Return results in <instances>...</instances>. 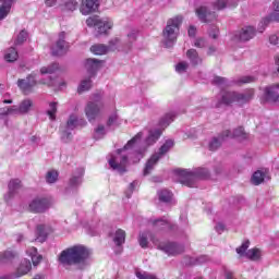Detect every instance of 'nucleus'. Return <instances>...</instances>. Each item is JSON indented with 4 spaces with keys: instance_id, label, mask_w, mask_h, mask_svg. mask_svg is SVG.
Listing matches in <instances>:
<instances>
[{
    "instance_id": "f257e3e1",
    "label": "nucleus",
    "mask_w": 279,
    "mask_h": 279,
    "mask_svg": "<svg viewBox=\"0 0 279 279\" xmlns=\"http://www.w3.org/2000/svg\"><path fill=\"white\" fill-rule=\"evenodd\" d=\"M88 258H90V250L84 245H74L60 253L59 263L62 267H65V269L75 267V269L84 271V269L90 265Z\"/></svg>"
},
{
    "instance_id": "f03ea898",
    "label": "nucleus",
    "mask_w": 279,
    "mask_h": 279,
    "mask_svg": "<svg viewBox=\"0 0 279 279\" xmlns=\"http://www.w3.org/2000/svg\"><path fill=\"white\" fill-rule=\"evenodd\" d=\"M143 138V132H138L133 138H131L126 145L118 149V156L111 157L109 159V167L113 169V171H118V173H125L128 171V155H122V151H128V149H132L136 142Z\"/></svg>"
},
{
    "instance_id": "7ed1b4c3",
    "label": "nucleus",
    "mask_w": 279,
    "mask_h": 279,
    "mask_svg": "<svg viewBox=\"0 0 279 279\" xmlns=\"http://www.w3.org/2000/svg\"><path fill=\"white\" fill-rule=\"evenodd\" d=\"M254 99V89H247L243 93L239 92H222L221 97L218 100L216 108L221 106H231V104H239V106H245Z\"/></svg>"
},
{
    "instance_id": "20e7f679",
    "label": "nucleus",
    "mask_w": 279,
    "mask_h": 279,
    "mask_svg": "<svg viewBox=\"0 0 279 279\" xmlns=\"http://www.w3.org/2000/svg\"><path fill=\"white\" fill-rule=\"evenodd\" d=\"M184 19L182 15H177L167 21V25L163 28V45L167 49H171L175 41L178 40V35L180 34V25H182Z\"/></svg>"
},
{
    "instance_id": "39448f33",
    "label": "nucleus",
    "mask_w": 279,
    "mask_h": 279,
    "mask_svg": "<svg viewBox=\"0 0 279 279\" xmlns=\"http://www.w3.org/2000/svg\"><path fill=\"white\" fill-rule=\"evenodd\" d=\"M177 174L181 178V184L193 189L197 180H208L210 178V171L206 168H196L194 171L178 169Z\"/></svg>"
},
{
    "instance_id": "423d86ee",
    "label": "nucleus",
    "mask_w": 279,
    "mask_h": 279,
    "mask_svg": "<svg viewBox=\"0 0 279 279\" xmlns=\"http://www.w3.org/2000/svg\"><path fill=\"white\" fill-rule=\"evenodd\" d=\"M136 38H138V32L131 31L124 40H121L119 37H114L109 41L107 49L109 51H122L123 53H130L132 51V47L136 43Z\"/></svg>"
},
{
    "instance_id": "0eeeda50",
    "label": "nucleus",
    "mask_w": 279,
    "mask_h": 279,
    "mask_svg": "<svg viewBox=\"0 0 279 279\" xmlns=\"http://www.w3.org/2000/svg\"><path fill=\"white\" fill-rule=\"evenodd\" d=\"M174 143L173 140H168L165 142V144L159 148L158 153H155L146 162L143 175L147 177L154 171L155 165H158V160L165 156L173 147Z\"/></svg>"
},
{
    "instance_id": "6e6552de",
    "label": "nucleus",
    "mask_w": 279,
    "mask_h": 279,
    "mask_svg": "<svg viewBox=\"0 0 279 279\" xmlns=\"http://www.w3.org/2000/svg\"><path fill=\"white\" fill-rule=\"evenodd\" d=\"M86 25L87 27H95L96 36H101V34H108V29H112L114 24L110 17L94 16L86 20Z\"/></svg>"
},
{
    "instance_id": "1a4fd4ad",
    "label": "nucleus",
    "mask_w": 279,
    "mask_h": 279,
    "mask_svg": "<svg viewBox=\"0 0 279 279\" xmlns=\"http://www.w3.org/2000/svg\"><path fill=\"white\" fill-rule=\"evenodd\" d=\"M101 110H104V100H101V96L95 95V99L87 102L85 107L86 118L89 122H93L99 117Z\"/></svg>"
},
{
    "instance_id": "9d476101",
    "label": "nucleus",
    "mask_w": 279,
    "mask_h": 279,
    "mask_svg": "<svg viewBox=\"0 0 279 279\" xmlns=\"http://www.w3.org/2000/svg\"><path fill=\"white\" fill-rule=\"evenodd\" d=\"M157 247L158 250H161V252L168 254V256H175L177 254H182V252H184V246L173 242H160L157 244Z\"/></svg>"
},
{
    "instance_id": "9b49d317",
    "label": "nucleus",
    "mask_w": 279,
    "mask_h": 279,
    "mask_svg": "<svg viewBox=\"0 0 279 279\" xmlns=\"http://www.w3.org/2000/svg\"><path fill=\"white\" fill-rule=\"evenodd\" d=\"M28 208L32 213H45L49 210V199L40 197L34 198Z\"/></svg>"
},
{
    "instance_id": "f8f14e48",
    "label": "nucleus",
    "mask_w": 279,
    "mask_h": 279,
    "mask_svg": "<svg viewBox=\"0 0 279 279\" xmlns=\"http://www.w3.org/2000/svg\"><path fill=\"white\" fill-rule=\"evenodd\" d=\"M97 10H99V0H82L80 12L84 16H88V14L97 12Z\"/></svg>"
},
{
    "instance_id": "ddd939ff",
    "label": "nucleus",
    "mask_w": 279,
    "mask_h": 279,
    "mask_svg": "<svg viewBox=\"0 0 279 279\" xmlns=\"http://www.w3.org/2000/svg\"><path fill=\"white\" fill-rule=\"evenodd\" d=\"M278 88H279V83L265 87L264 101H268V104L278 102V99H279Z\"/></svg>"
},
{
    "instance_id": "4468645a",
    "label": "nucleus",
    "mask_w": 279,
    "mask_h": 279,
    "mask_svg": "<svg viewBox=\"0 0 279 279\" xmlns=\"http://www.w3.org/2000/svg\"><path fill=\"white\" fill-rule=\"evenodd\" d=\"M17 86L24 93V95H29L34 86H36V77L31 74L28 77H26V80L20 78L17 81Z\"/></svg>"
},
{
    "instance_id": "2eb2a0df",
    "label": "nucleus",
    "mask_w": 279,
    "mask_h": 279,
    "mask_svg": "<svg viewBox=\"0 0 279 279\" xmlns=\"http://www.w3.org/2000/svg\"><path fill=\"white\" fill-rule=\"evenodd\" d=\"M254 36H256V28H254V26H245L235 34V38L240 40V43H247L252 40Z\"/></svg>"
},
{
    "instance_id": "dca6fc26",
    "label": "nucleus",
    "mask_w": 279,
    "mask_h": 279,
    "mask_svg": "<svg viewBox=\"0 0 279 279\" xmlns=\"http://www.w3.org/2000/svg\"><path fill=\"white\" fill-rule=\"evenodd\" d=\"M66 37V33L62 32L59 34V40L51 48L52 56H64L66 53V41L64 38Z\"/></svg>"
},
{
    "instance_id": "f3484780",
    "label": "nucleus",
    "mask_w": 279,
    "mask_h": 279,
    "mask_svg": "<svg viewBox=\"0 0 279 279\" xmlns=\"http://www.w3.org/2000/svg\"><path fill=\"white\" fill-rule=\"evenodd\" d=\"M196 14L202 23H210L217 19V13L210 12L206 7L196 9Z\"/></svg>"
},
{
    "instance_id": "a211bd4d",
    "label": "nucleus",
    "mask_w": 279,
    "mask_h": 279,
    "mask_svg": "<svg viewBox=\"0 0 279 279\" xmlns=\"http://www.w3.org/2000/svg\"><path fill=\"white\" fill-rule=\"evenodd\" d=\"M21 189V180L13 179L9 182V192L4 195V202H10L19 193Z\"/></svg>"
},
{
    "instance_id": "6ab92c4d",
    "label": "nucleus",
    "mask_w": 279,
    "mask_h": 279,
    "mask_svg": "<svg viewBox=\"0 0 279 279\" xmlns=\"http://www.w3.org/2000/svg\"><path fill=\"white\" fill-rule=\"evenodd\" d=\"M265 180H270L269 171L267 170H257L253 173L251 182L255 186H258V184H263Z\"/></svg>"
},
{
    "instance_id": "aec40b11",
    "label": "nucleus",
    "mask_w": 279,
    "mask_h": 279,
    "mask_svg": "<svg viewBox=\"0 0 279 279\" xmlns=\"http://www.w3.org/2000/svg\"><path fill=\"white\" fill-rule=\"evenodd\" d=\"M82 178H84V168H78L70 178L69 186L71 189H77V186L82 185Z\"/></svg>"
},
{
    "instance_id": "412c9836",
    "label": "nucleus",
    "mask_w": 279,
    "mask_h": 279,
    "mask_svg": "<svg viewBox=\"0 0 279 279\" xmlns=\"http://www.w3.org/2000/svg\"><path fill=\"white\" fill-rule=\"evenodd\" d=\"M279 11L271 12L268 16H266L258 25V32L263 34L265 32V27L269 25L271 22L279 23Z\"/></svg>"
},
{
    "instance_id": "4be33fe9",
    "label": "nucleus",
    "mask_w": 279,
    "mask_h": 279,
    "mask_svg": "<svg viewBox=\"0 0 279 279\" xmlns=\"http://www.w3.org/2000/svg\"><path fill=\"white\" fill-rule=\"evenodd\" d=\"M32 106H34L32 99H25L20 104L19 107H11V110H14L15 114H27V112L32 110Z\"/></svg>"
},
{
    "instance_id": "5701e85b",
    "label": "nucleus",
    "mask_w": 279,
    "mask_h": 279,
    "mask_svg": "<svg viewBox=\"0 0 279 279\" xmlns=\"http://www.w3.org/2000/svg\"><path fill=\"white\" fill-rule=\"evenodd\" d=\"M113 243L118 247V251H116V254H121L123 252V248L121 247L123 243H125V231L123 229H118L113 235Z\"/></svg>"
},
{
    "instance_id": "b1692460",
    "label": "nucleus",
    "mask_w": 279,
    "mask_h": 279,
    "mask_svg": "<svg viewBox=\"0 0 279 279\" xmlns=\"http://www.w3.org/2000/svg\"><path fill=\"white\" fill-rule=\"evenodd\" d=\"M85 66L87 69V72L89 73V77H95L97 74V71L101 68V61L97 59H87Z\"/></svg>"
},
{
    "instance_id": "393cba45",
    "label": "nucleus",
    "mask_w": 279,
    "mask_h": 279,
    "mask_svg": "<svg viewBox=\"0 0 279 279\" xmlns=\"http://www.w3.org/2000/svg\"><path fill=\"white\" fill-rule=\"evenodd\" d=\"M215 10H226V8H236L239 0H215L213 3Z\"/></svg>"
},
{
    "instance_id": "a878e982",
    "label": "nucleus",
    "mask_w": 279,
    "mask_h": 279,
    "mask_svg": "<svg viewBox=\"0 0 279 279\" xmlns=\"http://www.w3.org/2000/svg\"><path fill=\"white\" fill-rule=\"evenodd\" d=\"M222 134H225L226 138H247V133H245L243 126H239L233 132L226 130L222 132Z\"/></svg>"
},
{
    "instance_id": "bb28decb",
    "label": "nucleus",
    "mask_w": 279,
    "mask_h": 279,
    "mask_svg": "<svg viewBox=\"0 0 279 279\" xmlns=\"http://www.w3.org/2000/svg\"><path fill=\"white\" fill-rule=\"evenodd\" d=\"M150 223L155 230H171V221L160 218V219H150Z\"/></svg>"
},
{
    "instance_id": "cd10ccee",
    "label": "nucleus",
    "mask_w": 279,
    "mask_h": 279,
    "mask_svg": "<svg viewBox=\"0 0 279 279\" xmlns=\"http://www.w3.org/2000/svg\"><path fill=\"white\" fill-rule=\"evenodd\" d=\"M1 5H0V21H3L9 14L10 10H12V3L16 0H0Z\"/></svg>"
},
{
    "instance_id": "c85d7f7f",
    "label": "nucleus",
    "mask_w": 279,
    "mask_h": 279,
    "mask_svg": "<svg viewBox=\"0 0 279 279\" xmlns=\"http://www.w3.org/2000/svg\"><path fill=\"white\" fill-rule=\"evenodd\" d=\"M31 270H32V262H29V259H23L20 266L17 267L16 277L21 278V276H25L29 274Z\"/></svg>"
},
{
    "instance_id": "c756f323",
    "label": "nucleus",
    "mask_w": 279,
    "mask_h": 279,
    "mask_svg": "<svg viewBox=\"0 0 279 279\" xmlns=\"http://www.w3.org/2000/svg\"><path fill=\"white\" fill-rule=\"evenodd\" d=\"M149 239H150V241H153V243L156 244V240H154V238L151 236V232H149V231L141 232L140 238H138V243L141 245V247H143V248L148 247Z\"/></svg>"
},
{
    "instance_id": "7c9ffc66",
    "label": "nucleus",
    "mask_w": 279,
    "mask_h": 279,
    "mask_svg": "<svg viewBox=\"0 0 279 279\" xmlns=\"http://www.w3.org/2000/svg\"><path fill=\"white\" fill-rule=\"evenodd\" d=\"M186 58L190 60L193 66H197V64H202V59L199 58V53L196 49H189L186 51Z\"/></svg>"
},
{
    "instance_id": "2f4dec72",
    "label": "nucleus",
    "mask_w": 279,
    "mask_h": 279,
    "mask_svg": "<svg viewBox=\"0 0 279 279\" xmlns=\"http://www.w3.org/2000/svg\"><path fill=\"white\" fill-rule=\"evenodd\" d=\"M174 119H175V113L174 112L166 113L159 120V128H161V130H165L166 128H169V125H171V123H173Z\"/></svg>"
},
{
    "instance_id": "473e14b6",
    "label": "nucleus",
    "mask_w": 279,
    "mask_h": 279,
    "mask_svg": "<svg viewBox=\"0 0 279 279\" xmlns=\"http://www.w3.org/2000/svg\"><path fill=\"white\" fill-rule=\"evenodd\" d=\"M5 62H16L19 60V51L14 47H10L4 51Z\"/></svg>"
},
{
    "instance_id": "72a5a7b5",
    "label": "nucleus",
    "mask_w": 279,
    "mask_h": 279,
    "mask_svg": "<svg viewBox=\"0 0 279 279\" xmlns=\"http://www.w3.org/2000/svg\"><path fill=\"white\" fill-rule=\"evenodd\" d=\"M226 141V135L221 133L218 137L211 138L209 142V149L210 151H217L219 147H221V143Z\"/></svg>"
},
{
    "instance_id": "f704fd0d",
    "label": "nucleus",
    "mask_w": 279,
    "mask_h": 279,
    "mask_svg": "<svg viewBox=\"0 0 279 279\" xmlns=\"http://www.w3.org/2000/svg\"><path fill=\"white\" fill-rule=\"evenodd\" d=\"M16 258V253L14 251H4L0 253V263L3 265H8V263H12Z\"/></svg>"
},
{
    "instance_id": "c9c22d12",
    "label": "nucleus",
    "mask_w": 279,
    "mask_h": 279,
    "mask_svg": "<svg viewBox=\"0 0 279 279\" xmlns=\"http://www.w3.org/2000/svg\"><path fill=\"white\" fill-rule=\"evenodd\" d=\"M162 136V130L156 129L149 132L148 137L146 138V145H154Z\"/></svg>"
},
{
    "instance_id": "e433bc0d",
    "label": "nucleus",
    "mask_w": 279,
    "mask_h": 279,
    "mask_svg": "<svg viewBox=\"0 0 279 279\" xmlns=\"http://www.w3.org/2000/svg\"><path fill=\"white\" fill-rule=\"evenodd\" d=\"M211 84L214 86H218L219 88H228V86H232V83H230L228 78L221 76H214Z\"/></svg>"
},
{
    "instance_id": "4c0bfd02",
    "label": "nucleus",
    "mask_w": 279,
    "mask_h": 279,
    "mask_svg": "<svg viewBox=\"0 0 279 279\" xmlns=\"http://www.w3.org/2000/svg\"><path fill=\"white\" fill-rule=\"evenodd\" d=\"M36 233L37 241H39V243H45L47 241L49 232H47V227L45 225H38Z\"/></svg>"
},
{
    "instance_id": "58836bf2",
    "label": "nucleus",
    "mask_w": 279,
    "mask_h": 279,
    "mask_svg": "<svg viewBox=\"0 0 279 279\" xmlns=\"http://www.w3.org/2000/svg\"><path fill=\"white\" fill-rule=\"evenodd\" d=\"M159 202L163 204H170L171 199H173V193L169 190H160L158 192Z\"/></svg>"
},
{
    "instance_id": "ea45409f",
    "label": "nucleus",
    "mask_w": 279,
    "mask_h": 279,
    "mask_svg": "<svg viewBox=\"0 0 279 279\" xmlns=\"http://www.w3.org/2000/svg\"><path fill=\"white\" fill-rule=\"evenodd\" d=\"M90 51L95 56H105V53H107L110 50H108V46H106L104 44H98V45L92 46Z\"/></svg>"
},
{
    "instance_id": "a19ab883",
    "label": "nucleus",
    "mask_w": 279,
    "mask_h": 279,
    "mask_svg": "<svg viewBox=\"0 0 279 279\" xmlns=\"http://www.w3.org/2000/svg\"><path fill=\"white\" fill-rule=\"evenodd\" d=\"M89 88H93V81L90 80V77L85 78L81 82L77 92L86 93V90H88Z\"/></svg>"
},
{
    "instance_id": "79ce46f5",
    "label": "nucleus",
    "mask_w": 279,
    "mask_h": 279,
    "mask_svg": "<svg viewBox=\"0 0 279 279\" xmlns=\"http://www.w3.org/2000/svg\"><path fill=\"white\" fill-rule=\"evenodd\" d=\"M106 136V126L104 124H98V126L94 130V138L99 141Z\"/></svg>"
},
{
    "instance_id": "37998d69",
    "label": "nucleus",
    "mask_w": 279,
    "mask_h": 279,
    "mask_svg": "<svg viewBox=\"0 0 279 279\" xmlns=\"http://www.w3.org/2000/svg\"><path fill=\"white\" fill-rule=\"evenodd\" d=\"M31 257L35 267L36 265H39L40 260H43V255L38 254V250L36 247L31 248Z\"/></svg>"
},
{
    "instance_id": "c03bdc74",
    "label": "nucleus",
    "mask_w": 279,
    "mask_h": 279,
    "mask_svg": "<svg viewBox=\"0 0 279 279\" xmlns=\"http://www.w3.org/2000/svg\"><path fill=\"white\" fill-rule=\"evenodd\" d=\"M245 256L250 258V260H258V258H260V250L251 248L245 253Z\"/></svg>"
},
{
    "instance_id": "a18cd8bd",
    "label": "nucleus",
    "mask_w": 279,
    "mask_h": 279,
    "mask_svg": "<svg viewBox=\"0 0 279 279\" xmlns=\"http://www.w3.org/2000/svg\"><path fill=\"white\" fill-rule=\"evenodd\" d=\"M27 36H28L27 31L22 29V31L19 33V35H17V37H16V39H15V41H14V45H15L16 47L23 45V43H25V40H27Z\"/></svg>"
},
{
    "instance_id": "49530a36",
    "label": "nucleus",
    "mask_w": 279,
    "mask_h": 279,
    "mask_svg": "<svg viewBox=\"0 0 279 279\" xmlns=\"http://www.w3.org/2000/svg\"><path fill=\"white\" fill-rule=\"evenodd\" d=\"M46 181L48 184H53L58 181V171L56 170H50L46 174Z\"/></svg>"
},
{
    "instance_id": "de8ad7c7",
    "label": "nucleus",
    "mask_w": 279,
    "mask_h": 279,
    "mask_svg": "<svg viewBox=\"0 0 279 279\" xmlns=\"http://www.w3.org/2000/svg\"><path fill=\"white\" fill-rule=\"evenodd\" d=\"M56 112H58V102H50L47 114L50 117L51 121H56Z\"/></svg>"
},
{
    "instance_id": "09e8293b",
    "label": "nucleus",
    "mask_w": 279,
    "mask_h": 279,
    "mask_svg": "<svg viewBox=\"0 0 279 279\" xmlns=\"http://www.w3.org/2000/svg\"><path fill=\"white\" fill-rule=\"evenodd\" d=\"M77 128V116L71 114L66 122V130H75Z\"/></svg>"
},
{
    "instance_id": "8fccbe9b",
    "label": "nucleus",
    "mask_w": 279,
    "mask_h": 279,
    "mask_svg": "<svg viewBox=\"0 0 279 279\" xmlns=\"http://www.w3.org/2000/svg\"><path fill=\"white\" fill-rule=\"evenodd\" d=\"M59 66L58 63H52L51 65H49L48 68H41L40 69V73L41 75H47V73H56V71H58Z\"/></svg>"
},
{
    "instance_id": "3c124183",
    "label": "nucleus",
    "mask_w": 279,
    "mask_h": 279,
    "mask_svg": "<svg viewBox=\"0 0 279 279\" xmlns=\"http://www.w3.org/2000/svg\"><path fill=\"white\" fill-rule=\"evenodd\" d=\"M252 82H256V77L254 76H241L238 81H234V84H252Z\"/></svg>"
},
{
    "instance_id": "603ef678",
    "label": "nucleus",
    "mask_w": 279,
    "mask_h": 279,
    "mask_svg": "<svg viewBox=\"0 0 279 279\" xmlns=\"http://www.w3.org/2000/svg\"><path fill=\"white\" fill-rule=\"evenodd\" d=\"M145 151H147V148H140L137 150L134 151V160L133 162H141L142 158H144L145 156Z\"/></svg>"
},
{
    "instance_id": "864d4df0",
    "label": "nucleus",
    "mask_w": 279,
    "mask_h": 279,
    "mask_svg": "<svg viewBox=\"0 0 279 279\" xmlns=\"http://www.w3.org/2000/svg\"><path fill=\"white\" fill-rule=\"evenodd\" d=\"M186 69H189V63L186 61L179 62L175 66L177 73H186Z\"/></svg>"
},
{
    "instance_id": "5fc2aeb1",
    "label": "nucleus",
    "mask_w": 279,
    "mask_h": 279,
    "mask_svg": "<svg viewBox=\"0 0 279 279\" xmlns=\"http://www.w3.org/2000/svg\"><path fill=\"white\" fill-rule=\"evenodd\" d=\"M247 247H250V241H245L241 246H239L236 248V254H239L240 256H243V254H245V252H247Z\"/></svg>"
},
{
    "instance_id": "6e6d98bb",
    "label": "nucleus",
    "mask_w": 279,
    "mask_h": 279,
    "mask_svg": "<svg viewBox=\"0 0 279 279\" xmlns=\"http://www.w3.org/2000/svg\"><path fill=\"white\" fill-rule=\"evenodd\" d=\"M71 138H73V134L69 131V129L62 132L61 140L63 143H69Z\"/></svg>"
},
{
    "instance_id": "4d7b16f0",
    "label": "nucleus",
    "mask_w": 279,
    "mask_h": 279,
    "mask_svg": "<svg viewBox=\"0 0 279 279\" xmlns=\"http://www.w3.org/2000/svg\"><path fill=\"white\" fill-rule=\"evenodd\" d=\"M208 43L204 38H197L194 41V47H197L198 49H204V47H207Z\"/></svg>"
},
{
    "instance_id": "13d9d810",
    "label": "nucleus",
    "mask_w": 279,
    "mask_h": 279,
    "mask_svg": "<svg viewBox=\"0 0 279 279\" xmlns=\"http://www.w3.org/2000/svg\"><path fill=\"white\" fill-rule=\"evenodd\" d=\"M65 9H68L70 12H74V10H77V1L69 0L65 2Z\"/></svg>"
},
{
    "instance_id": "bf43d9fd",
    "label": "nucleus",
    "mask_w": 279,
    "mask_h": 279,
    "mask_svg": "<svg viewBox=\"0 0 279 279\" xmlns=\"http://www.w3.org/2000/svg\"><path fill=\"white\" fill-rule=\"evenodd\" d=\"M136 278L138 279H156V276L149 275L147 272L142 274L141 271H136Z\"/></svg>"
},
{
    "instance_id": "052dcab7",
    "label": "nucleus",
    "mask_w": 279,
    "mask_h": 279,
    "mask_svg": "<svg viewBox=\"0 0 279 279\" xmlns=\"http://www.w3.org/2000/svg\"><path fill=\"white\" fill-rule=\"evenodd\" d=\"M118 119L119 117L117 116V113L111 114L107 121V128H112V125L117 123Z\"/></svg>"
},
{
    "instance_id": "680f3d73",
    "label": "nucleus",
    "mask_w": 279,
    "mask_h": 279,
    "mask_svg": "<svg viewBox=\"0 0 279 279\" xmlns=\"http://www.w3.org/2000/svg\"><path fill=\"white\" fill-rule=\"evenodd\" d=\"M210 38H214V40H217L219 38V28L217 26H213L209 31Z\"/></svg>"
},
{
    "instance_id": "e2e57ef3",
    "label": "nucleus",
    "mask_w": 279,
    "mask_h": 279,
    "mask_svg": "<svg viewBox=\"0 0 279 279\" xmlns=\"http://www.w3.org/2000/svg\"><path fill=\"white\" fill-rule=\"evenodd\" d=\"M208 260H210V258H208V256L206 255H201L196 258V265H204V263H208Z\"/></svg>"
},
{
    "instance_id": "0e129e2a",
    "label": "nucleus",
    "mask_w": 279,
    "mask_h": 279,
    "mask_svg": "<svg viewBox=\"0 0 279 279\" xmlns=\"http://www.w3.org/2000/svg\"><path fill=\"white\" fill-rule=\"evenodd\" d=\"M138 184V182L134 181L130 184L129 191L126 192V197H132V193H134V189Z\"/></svg>"
},
{
    "instance_id": "69168bd1",
    "label": "nucleus",
    "mask_w": 279,
    "mask_h": 279,
    "mask_svg": "<svg viewBox=\"0 0 279 279\" xmlns=\"http://www.w3.org/2000/svg\"><path fill=\"white\" fill-rule=\"evenodd\" d=\"M216 232H218V234H221V232H223V230H226V226L221 222H218L215 227Z\"/></svg>"
},
{
    "instance_id": "338daca9",
    "label": "nucleus",
    "mask_w": 279,
    "mask_h": 279,
    "mask_svg": "<svg viewBox=\"0 0 279 279\" xmlns=\"http://www.w3.org/2000/svg\"><path fill=\"white\" fill-rule=\"evenodd\" d=\"M12 113L16 114L15 111L12 110V108H9L7 110L5 109H0V114L5 116V114H12Z\"/></svg>"
},
{
    "instance_id": "774afa93",
    "label": "nucleus",
    "mask_w": 279,
    "mask_h": 279,
    "mask_svg": "<svg viewBox=\"0 0 279 279\" xmlns=\"http://www.w3.org/2000/svg\"><path fill=\"white\" fill-rule=\"evenodd\" d=\"M58 3V0H45V4L47 8H53Z\"/></svg>"
}]
</instances>
